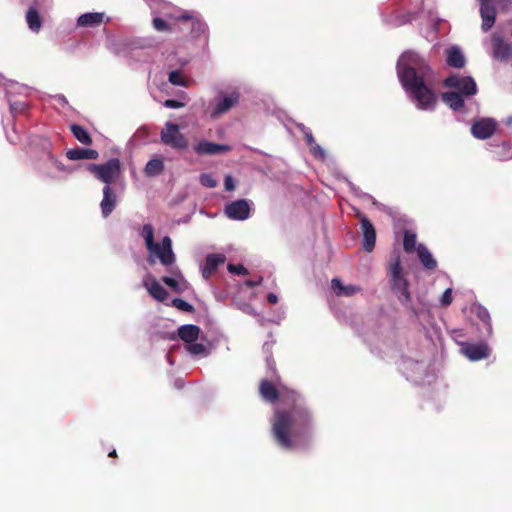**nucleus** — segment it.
Here are the masks:
<instances>
[{"instance_id":"nucleus-1","label":"nucleus","mask_w":512,"mask_h":512,"mask_svg":"<svg viewBox=\"0 0 512 512\" xmlns=\"http://www.w3.org/2000/svg\"><path fill=\"white\" fill-rule=\"evenodd\" d=\"M259 394L267 402L280 400L285 406L277 408L271 419V435L275 443L284 450L307 446L313 435L314 418L311 409L295 390H278L267 379L261 380Z\"/></svg>"},{"instance_id":"nucleus-2","label":"nucleus","mask_w":512,"mask_h":512,"mask_svg":"<svg viewBox=\"0 0 512 512\" xmlns=\"http://www.w3.org/2000/svg\"><path fill=\"white\" fill-rule=\"evenodd\" d=\"M398 79L420 110H432L437 96L432 88L433 70L418 53L404 52L396 65Z\"/></svg>"},{"instance_id":"nucleus-3","label":"nucleus","mask_w":512,"mask_h":512,"mask_svg":"<svg viewBox=\"0 0 512 512\" xmlns=\"http://www.w3.org/2000/svg\"><path fill=\"white\" fill-rule=\"evenodd\" d=\"M141 236L145 240L146 248L150 253L148 262L155 263L153 256H156L162 265L169 266L175 262V254L172 250V240L169 236L163 237L161 243L154 241V228L151 224L142 227Z\"/></svg>"},{"instance_id":"nucleus-4","label":"nucleus","mask_w":512,"mask_h":512,"mask_svg":"<svg viewBox=\"0 0 512 512\" xmlns=\"http://www.w3.org/2000/svg\"><path fill=\"white\" fill-rule=\"evenodd\" d=\"M390 284L393 293L398 297L403 305L411 302V294L409 291V281L405 276L404 269L401 265L399 255H396L389 264Z\"/></svg>"},{"instance_id":"nucleus-5","label":"nucleus","mask_w":512,"mask_h":512,"mask_svg":"<svg viewBox=\"0 0 512 512\" xmlns=\"http://www.w3.org/2000/svg\"><path fill=\"white\" fill-rule=\"evenodd\" d=\"M86 169L98 180L110 186L120 175L121 163L117 158H111L103 164L89 163Z\"/></svg>"},{"instance_id":"nucleus-6","label":"nucleus","mask_w":512,"mask_h":512,"mask_svg":"<svg viewBox=\"0 0 512 512\" xmlns=\"http://www.w3.org/2000/svg\"><path fill=\"white\" fill-rule=\"evenodd\" d=\"M176 21L180 22L182 30L187 26L190 27V36L192 39L207 38L208 26L194 12L182 11L177 15Z\"/></svg>"},{"instance_id":"nucleus-7","label":"nucleus","mask_w":512,"mask_h":512,"mask_svg":"<svg viewBox=\"0 0 512 512\" xmlns=\"http://www.w3.org/2000/svg\"><path fill=\"white\" fill-rule=\"evenodd\" d=\"M161 142L175 150L183 151L188 147V140L184 134L180 132L179 125L167 122L160 133Z\"/></svg>"},{"instance_id":"nucleus-8","label":"nucleus","mask_w":512,"mask_h":512,"mask_svg":"<svg viewBox=\"0 0 512 512\" xmlns=\"http://www.w3.org/2000/svg\"><path fill=\"white\" fill-rule=\"evenodd\" d=\"M444 87L454 88L458 90L463 96H472L477 93V85L474 79L470 76H459L451 74L443 81Z\"/></svg>"},{"instance_id":"nucleus-9","label":"nucleus","mask_w":512,"mask_h":512,"mask_svg":"<svg viewBox=\"0 0 512 512\" xmlns=\"http://www.w3.org/2000/svg\"><path fill=\"white\" fill-rule=\"evenodd\" d=\"M497 125V121L492 118H481L473 122L471 134L480 140L488 139L496 132Z\"/></svg>"},{"instance_id":"nucleus-10","label":"nucleus","mask_w":512,"mask_h":512,"mask_svg":"<svg viewBox=\"0 0 512 512\" xmlns=\"http://www.w3.org/2000/svg\"><path fill=\"white\" fill-rule=\"evenodd\" d=\"M490 348L484 343H461V353L471 361H479L490 356Z\"/></svg>"},{"instance_id":"nucleus-11","label":"nucleus","mask_w":512,"mask_h":512,"mask_svg":"<svg viewBox=\"0 0 512 512\" xmlns=\"http://www.w3.org/2000/svg\"><path fill=\"white\" fill-rule=\"evenodd\" d=\"M219 96L220 98L211 112L212 118H218L219 116L227 113L230 109L236 106L240 100L238 92H232L230 94L220 93Z\"/></svg>"},{"instance_id":"nucleus-12","label":"nucleus","mask_w":512,"mask_h":512,"mask_svg":"<svg viewBox=\"0 0 512 512\" xmlns=\"http://www.w3.org/2000/svg\"><path fill=\"white\" fill-rule=\"evenodd\" d=\"M363 233L362 247L366 252H372L376 243V230L372 222L363 214L358 215Z\"/></svg>"},{"instance_id":"nucleus-13","label":"nucleus","mask_w":512,"mask_h":512,"mask_svg":"<svg viewBox=\"0 0 512 512\" xmlns=\"http://www.w3.org/2000/svg\"><path fill=\"white\" fill-rule=\"evenodd\" d=\"M225 213L230 219L245 220L249 217L250 206L244 199L236 200L226 205Z\"/></svg>"},{"instance_id":"nucleus-14","label":"nucleus","mask_w":512,"mask_h":512,"mask_svg":"<svg viewBox=\"0 0 512 512\" xmlns=\"http://www.w3.org/2000/svg\"><path fill=\"white\" fill-rule=\"evenodd\" d=\"M193 150L197 155H217L231 151V146L202 140L194 145Z\"/></svg>"},{"instance_id":"nucleus-15","label":"nucleus","mask_w":512,"mask_h":512,"mask_svg":"<svg viewBox=\"0 0 512 512\" xmlns=\"http://www.w3.org/2000/svg\"><path fill=\"white\" fill-rule=\"evenodd\" d=\"M480 15L482 18L481 28L484 32L489 31L496 21V9L491 0H480Z\"/></svg>"},{"instance_id":"nucleus-16","label":"nucleus","mask_w":512,"mask_h":512,"mask_svg":"<svg viewBox=\"0 0 512 512\" xmlns=\"http://www.w3.org/2000/svg\"><path fill=\"white\" fill-rule=\"evenodd\" d=\"M117 204V196L113 189L105 185L103 188V199L100 203L102 216L107 218L115 209Z\"/></svg>"},{"instance_id":"nucleus-17","label":"nucleus","mask_w":512,"mask_h":512,"mask_svg":"<svg viewBox=\"0 0 512 512\" xmlns=\"http://www.w3.org/2000/svg\"><path fill=\"white\" fill-rule=\"evenodd\" d=\"M176 16L169 15L168 18L172 20L173 22H168L167 20L155 17L152 20V25L155 30L159 32H175V31H182V27H180V22L176 21Z\"/></svg>"},{"instance_id":"nucleus-18","label":"nucleus","mask_w":512,"mask_h":512,"mask_svg":"<svg viewBox=\"0 0 512 512\" xmlns=\"http://www.w3.org/2000/svg\"><path fill=\"white\" fill-rule=\"evenodd\" d=\"M226 260L225 255L223 254H210L206 258V262L204 268L202 270V275L205 279H209L212 274L218 269V267L223 264Z\"/></svg>"},{"instance_id":"nucleus-19","label":"nucleus","mask_w":512,"mask_h":512,"mask_svg":"<svg viewBox=\"0 0 512 512\" xmlns=\"http://www.w3.org/2000/svg\"><path fill=\"white\" fill-rule=\"evenodd\" d=\"M200 332L201 329L197 325L186 324L178 328L177 335L187 345L195 342L199 338Z\"/></svg>"},{"instance_id":"nucleus-20","label":"nucleus","mask_w":512,"mask_h":512,"mask_svg":"<svg viewBox=\"0 0 512 512\" xmlns=\"http://www.w3.org/2000/svg\"><path fill=\"white\" fill-rule=\"evenodd\" d=\"M69 160L76 161L82 159L96 160L99 157L98 151L90 148H74L66 152Z\"/></svg>"},{"instance_id":"nucleus-21","label":"nucleus","mask_w":512,"mask_h":512,"mask_svg":"<svg viewBox=\"0 0 512 512\" xmlns=\"http://www.w3.org/2000/svg\"><path fill=\"white\" fill-rule=\"evenodd\" d=\"M104 21V13L89 12L82 14L77 19V25L80 27H97Z\"/></svg>"},{"instance_id":"nucleus-22","label":"nucleus","mask_w":512,"mask_h":512,"mask_svg":"<svg viewBox=\"0 0 512 512\" xmlns=\"http://www.w3.org/2000/svg\"><path fill=\"white\" fill-rule=\"evenodd\" d=\"M461 93L455 91L444 92L441 94L442 101L454 111H459L464 107L465 101Z\"/></svg>"},{"instance_id":"nucleus-23","label":"nucleus","mask_w":512,"mask_h":512,"mask_svg":"<svg viewBox=\"0 0 512 512\" xmlns=\"http://www.w3.org/2000/svg\"><path fill=\"white\" fill-rule=\"evenodd\" d=\"M493 53L495 58L507 61L512 57V44L498 39L494 42Z\"/></svg>"},{"instance_id":"nucleus-24","label":"nucleus","mask_w":512,"mask_h":512,"mask_svg":"<svg viewBox=\"0 0 512 512\" xmlns=\"http://www.w3.org/2000/svg\"><path fill=\"white\" fill-rule=\"evenodd\" d=\"M143 284L147 288L149 294L157 301L163 302L167 299V290L162 287L156 279H152L150 283L144 281Z\"/></svg>"},{"instance_id":"nucleus-25","label":"nucleus","mask_w":512,"mask_h":512,"mask_svg":"<svg viewBox=\"0 0 512 512\" xmlns=\"http://www.w3.org/2000/svg\"><path fill=\"white\" fill-rule=\"evenodd\" d=\"M331 285L332 289L338 296H353L361 290L360 287L355 285H343V283L337 278L332 279Z\"/></svg>"},{"instance_id":"nucleus-26","label":"nucleus","mask_w":512,"mask_h":512,"mask_svg":"<svg viewBox=\"0 0 512 512\" xmlns=\"http://www.w3.org/2000/svg\"><path fill=\"white\" fill-rule=\"evenodd\" d=\"M417 254L425 269L434 270L437 267V261L425 245L419 244L417 246Z\"/></svg>"},{"instance_id":"nucleus-27","label":"nucleus","mask_w":512,"mask_h":512,"mask_svg":"<svg viewBox=\"0 0 512 512\" xmlns=\"http://www.w3.org/2000/svg\"><path fill=\"white\" fill-rule=\"evenodd\" d=\"M447 64L457 69L464 67L465 58L458 47L453 46L447 50Z\"/></svg>"},{"instance_id":"nucleus-28","label":"nucleus","mask_w":512,"mask_h":512,"mask_svg":"<svg viewBox=\"0 0 512 512\" xmlns=\"http://www.w3.org/2000/svg\"><path fill=\"white\" fill-rule=\"evenodd\" d=\"M26 21L28 27L33 32H39L42 27V19L38 10L34 7H30L26 12Z\"/></svg>"},{"instance_id":"nucleus-29","label":"nucleus","mask_w":512,"mask_h":512,"mask_svg":"<svg viewBox=\"0 0 512 512\" xmlns=\"http://www.w3.org/2000/svg\"><path fill=\"white\" fill-rule=\"evenodd\" d=\"M70 131L80 143L84 145L92 144V137L83 126L78 124H71Z\"/></svg>"},{"instance_id":"nucleus-30","label":"nucleus","mask_w":512,"mask_h":512,"mask_svg":"<svg viewBox=\"0 0 512 512\" xmlns=\"http://www.w3.org/2000/svg\"><path fill=\"white\" fill-rule=\"evenodd\" d=\"M164 171V163L159 158L151 159L147 162L144 172L149 177L160 175Z\"/></svg>"},{"instance_id":"nucleus-31","label":"nucleus","mask_w":512,"mask_h":512,"mask_svg":"<svg viewBox=\"0 0 512 512\" xmlns=\"http://www.w3.org/2000/svg\"><path fill=\"white\" fill-rule=\"evenodd\" d=\"M272 348H273L272 342H265L263 344V351H264V353L267 354V356H266L267 367L272 372L273 376H275L276 378H279V375L276 370V362L272 356Z\"/></svg>"},{"instance_id":"nucleus-32","label":"nucleus","mask_w":512,"mask_h":512,"mask_svg":"<svg viewBox=\"0 0 512 512\" xmlns=\"http://www.w3.org/2000/svg\"><path fill=\"white\" fill-rule=\"evenodd\" d=\"M476 315L485 325L487 334L491 335L492 334V322H491V316H490L488 310L485 307L479 306L476 309Z\"/></svg>"},{"instance_id":"nucleus-33","label":"nucleus","mask_w":512,"mask_h":512,"mask_svg":"<svg viewBox=\"0 0 512 512\" xmlns=\"http://www.w3.org/2000/svg\"><path fill=\"white\" fill-rule=\"evenodd\" d=\"M403 248L407 253H412L414 251H417L416 234H414L413 232H411L409 230H406L404 232Z\"/></svg>"},{"instance_id":"nucleus-34","label":"nucleus","mask_w":512,"mask_h":512,"mask_svg":"<svg viewBox=\"0 0 512 512\" xmlns=\"http://www.w3.org/2000/svg\"><path fill=\"white\" fill-rule=\"evenodd\" d=\"M499 160H508L512 158V142L511 141H503L501 145L498 146V150L495 151Z\"/></svg>"},{"instance_id":"nucleus-35","label":"nucleus","mask_w":512,"mask_h":512,"mask_svg":"<svg viewBox=\"0 0 512 512\" xmlns=\"http://www.w3.org/2000/svg\"><path fill=\"white\" fill-rule=\"evenodd\" d=\"M169 82L173 85L187 86V81L184 79L182 73L179 70H173L169 73Z\"/></svg>"},{"instance_id":"nucleus-36","label":"nucleus","mask_w":512,"mask_h":512,"mask_svg":"<svg viewBox=\"0 0 512 512\" xmlns=\"http://www.w3.org/2000/svg\"><path fill=\"white\" fill-rule=\"evenodd\" d=\"M172 306L188 313H193L195 311L192 304L188 303L187 301L181 299V298H174L172 300Z\"/></svg>"},{"instance_id":"nucleus-37","label":"nucleus","mask_w":512,"mask_h":512,"mask_svg":"<svg viewBox=\"0 0 512 512\" xmlns=\"http://www.w3.org/2000/svg\"><path fill=\"white\" fill-rule=\"evenodd\" d=\"M199 182L206 188H215L218 184L217 180L209 173H202L199 177Z\"/></svg>"},{"instance_id":"nucleus-38","label":"nucleus","mask_w":512,"mask_h":512,"mask_svg":"<svg viewBox=\"0 0 512 512\" xmlns=\"http://www.w3.org/2000/svg\"><path fill=\"white\" fill-rule=\"evenodd\" d=\"M186 350L191 354V355H203V354H206V346L202 343H195V342H192L190 344H187L186 345Z\"/></svg>"},{"instance_id":"nucleus-39","label":"nucleus","mask_w":512,"mask_h":512,"mask_svg":"<svg viewBox=\"0 0 512 512\" xmlns=\"http://www.w3.org/2000/svg\"><path fill=\"white\" fill-rule=\"evenodd\" d=\"M227 269L230 273L236 274V275H246L248 274V270L246 267H244L242 264H228Z\"/></svg>"},{"instance_id":"nucleus-40","label":"nucleus","mask_w":512,"mask_h":512,"mask_svg":"<svg viewBox=\"0 0 512 512\" xmlns=\"http://www.w3.org/2000/svg\"><path fill=\"white\" fill-rule=\"evenodd\" d=\"M162 281L175 292H180V285L178 281L172 277L164 276Z\"/></svg>"},{"instance_id":"nucleus-41","label":"nucleus","mask_w":512,"mask_h":512,"mask_svg":"<svg viewBox=\"0 0 512 512\" xmlns=\"http://www.w3.org/2000/svg\"><path fill=\"white\" fill-rule=\"evenodd\" d=\"M442 306L447 307L452 303V289H446L440 299Z\"/></svg>"},{"instance_id":"nucleus-42","label":"nucleus","mask_w":512,"mask_h":512,"mask_svg":"<svg viewBox=\"0 0 512 512\" xmlns=\"http://www.w3.org/2000/svg\"><path fill=\"white\" fill-rule=\"evenodd\" d=\"M164 106L167 107V108L177 109V108L183 107L184 103H182V102H180L178 100H175V99H167L164 102Z\"/></svg>"},{"instance_id":"nucleus-43","label":"nucleus","mask_w":512,"mask_h":512,"mask_svg":"<svg viewBox=\"0 0 512 512\" xmlns=\"http://www.w3.org/2000/svg\"><path fill=\"white\" fill-rule=\"evenodd\" d=\"M263 281V278L261 276H258L256 279H248L245 281V285L249 288L256 287L260 285Z\"/></svg>"},{"instance_id":"nucleus-44","label":"nucleus","mask_w":512,"mask_h":512,"mask_svg":"<svg viewBox=\"0 0 512 512\" xmlns=\"http://www.w3.org/2000/svg\"><path fill=\"white\" fill-rule=\"evenodd\" d=\"M224 186L227 191H232L235 189L233 178L230 175L225 177Z\"/></svg>"},{"instance_id":"nucleus-45","label":"nucleus","mask_w":512,"mask_h":512,"mask_svg":"<svg viewBox=\"0 0 512 512\" xmlns=\"http://www.w3.org/2000/svg\"><path fill=\"white\" fill-rule=\"evenodd\" d=\"M311 151L314 155H321V156H324V151L323 149L318 145V144H313L311 146Z\"/></svg>"},{"instance_id":"nucleus-46","label":"nucleus","mask_w":512,"mask_h":512,"mask_svg":"<svg viewBox=\"0 0 512 512\" xmlns=\"http://www.w3.org/2000/svg\"><path fill=\"white\" fill-rule=\"evenodd\" d=\"M267 301H268L270 304L274 305V304H276V303L278 302V297H277V295H276V294H274V293H269V294L267 295Z\"/></svg>"},{"instance_id":"nucleus-47","label":"nucleus","mask_w":512,"mask_h":512,"mask_svg":"<svg viewBox=\"0 0 512 512\" xmlns=\"http://www.w3.org/2000/svg\"><path fill=\"white\" fill-rule=\"evenodd\" d=\"M305 140H306V143L310 146H312L313 144H315V139L312 135V133H306L305 134Z\"/></svg>"},{"instance_id":"nucleus-48","label":"nucleus","mask_w":512,"mask_h":512,"mask_svg":"<svg viewBox=\"0 0 512 512\" xmlns=\"http://www.w3.org/2000/svg\"><path fill=\"white\" fill-rule=\"evenodd\" d=\"M497 3L503 7H506L508 4L512 2V0H496Z\"/></svg>"},{"instance_id":"nucleus-49","label":"nucleus","mask_w":512,"mask_h":512,"mask_svg":"<svg viewBox=\"0 0 512 512\" xmlns=\"http://www.w3.org/2000/svg\"><path fill=\"white\" fill-rule=\"evenodd\" d=\"M108 456H109V457H117V452H116V450H113V451L109 452Z\"/></svg>"}]
</instances>
